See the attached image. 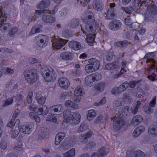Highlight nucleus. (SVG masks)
<instances>
[{
    "label": "nucleus",
    "instance_id": "obj_1",
    "mask_svg": "<svg viewBox=\"0 0 157 157\" xmlns=\"http://www.w3.org/2000/svg\"><path fill=\"white\" fill-rule=\"evenodd\" d=\"M83 22L86 24V30L90 33H94L98 27L99 24L95 20L94 14L88 10L82 17Z\"/></svg>",
    "mask_w": 157,
    "mask_h": 157
},
{
    "label": "nucleus",
    "instance_id": "obj_2",
    "mask_svg": "<svg viewBox=\"0 0 157 157\" xmlns=\"http://www.w3.org/2000/svg\"><path fill=\"white\" fill-rule=\"evenodd\" d=\"M42 75L47 82H51L55 79L56 76L55 71L52 68L43 66L40 69Z\"/></svg>",
    "mask_w": 157,
    "mask_h": 157
},
{
    "label": "nucleus",
    "instance_id": "obj_3",
    "mask_svg": "<svg viewBox=\"0 0 157 157\" xmlns=\"http://www.w3.org/2000/svg\"><path fill=\"white\" fill-rule=\"evenodd\" d=\"M23 75L26 80L30 84H33L37 80V71L35 69L25 70Z\"/></svg>",
    "mask_w": 157,
    "mask_h": 157
},
{
    "label": "nucleus",
    "instance_id": "obj_4",
    "mask_svg": "<svg viewBox=\"0 0 157 157\" xmlns=\"http://www.w3.org/2000/svg\"><path fill=\"white\" fill-rule=\"evenodd\" d=\"M153 1H151L150 5L147 7V10L145 15V19L147 21L151 20L157 13V7L153 3Z\"/></svg>",
    "mask_w": 157,
    "mask_h": 157
},
{
    "label": "nucleus",
    "instance_id": "obj_5",
    "mask_svg": "<svg viewBox=\"0 0 157 157\" xmlns=\"http://www.w3.org/2000/svg\"><path fill=\"white\" fill-rule=\"evenodd\" d=\"M48 38L47 36L39 35L35 39V42L36 45L40 47H44L47 44Z\"/></svg>",
    "mask_w": 157,
    "mask_h": 157
},
{
    "label": "nucleus",
    "instance_id": "obj_6",
    "mask_svg": "<svg viewBox=\"0 0 157 157\" xmlns=\"http://www.w3.org/2000/svg\"><path fill=\"white\" fill-rule=\"evenodd\" d=\"M113 123V128L114 130L117 131L124 126L125 122L123 118L118 117L114 118Z\"/></svg>",
    "mask_w": 157,
    "mask_h": 157
},
{
    "label": "nucleus",
    "instance_id": "obj_7",
    "mask_svg": "<svg viewBox=\"0 0 157 157\" xmlns=\"http://www.w3.org/2000/svg\"><path fill=\"white\" fill-rule=\"evenodd\" d=\"M121 26V23L118 20L115 19L111 21L109 23V27L110 29L113 31L119 29Z\"/></svg>",
    "mask_w": 157,
    "mask_h": 157
},
{
    "label": "nucleus",
    "instance_id": "obj_8",
    "mask_svg": "<svg viewBox=\"0 0 157 157\" xmlns=\"http://www.w3.org/2000/svg\"><path fill=\"white\" fill-rule=\"evenodd\" d=\"M81 118L80 114L78 113H73L69 121L72 124H78L80 123Z\"/></svg>",
    "mask_w": 157,
    "mask_h": 157
},
{
    "label": "nucleus",
    "instance_id": "obj_9",
    "mask_svg": "<svg viewBox=\"0 0 157 157\" xmlns=\"http://www.w3.org/2000/svg\"><path fill=\"white\" fill-rule=\"evenodd\" d=\"M58 82L61 88L63 89H67L70 85L68 79L64 77L60 78L58 80Z\"/></svg>",
    "mask_w": 157,
    "mask_h": 157
},
{
    "label": "nucleus",
    "instance_id": "obj_10",
    "mask_svg": "<svg viewBox=\"0 0 157 157\" xmlns=\"http://www.w3.org/2000/svg\"><path fill=\"white\" fill-rule=\"evenodd\" d=\"M82 30L83 33H85L87 36L86 38V40L87 42L89 43V45H91L93 43L94 40V38L95 37V33H90L89 32H88L87 31H83V29H82Z\"/></svg>",
    "mask_w": 157,
    "mask_h": 157
},
{
    "label": "nucleus",
    "instance_id": "obj_11",
    "mask_svg": "<svg viewBox=\"0 0 157 157\" xmlns=\"http://www.w3.org/2000/svg\"><path fill=\"white\" fill-rule=\"evenodd\" d=\"M68 40L60 39L59 40L53 44V46L57 49H59L65 45L68 42Z\"/></svg>",
    "mask_w": 157,
    "mask_h": 157
},
{
    "label": "nucleus",
    "instance_id": "obj_12",
    "mask_svg": "<svg viewBox=\"0 0 157 157\" xmlns=\"http://www.w3.org/2000/svg\"><path fill=\"white\" fill-rule=\"evenodd\" d=\"M68 46L70 48L75 50H79L81 46L79 42L75 41H70L68 43Z\"/></svg>",
    "mask_w": 157,
    "mask_h": 157
},
{
    "label": "nucleus",
    "instance_id": "obj_13",
    "mask_svg": "<svg viewBox=\"0 0 157 157\" xmlns=\"http://www.w3.org/2000/svg\"><path fill=\"white\" fill-rule=\"evenodd\" d=\"M66 135L65 133L63 132H58L56 135L55 139V144L56 145H59L64 138Z\"/></svg>",
    "mask_w": 157,
    "mask_h": 157
},
{
    "label": "nucleus",
    "instance_id": "obj_14",
    "mask_svg": "<svg viewBox=\"0 0 157 157\" xmlns=\"http://www.w3.org/2000/svg\"><path fill=\"white\" fill-rule=\"evenodd\" d=\"M11 25L10 23H5L4 20L0 21V30L2 32H5L11 27Z\"/></svg>",
    "mask_w": 157,
    "mask_h": 157
},
{
    "label": "nucleus",
    "instance_id": "obj_15",
    "mask_svg": "<svg viewBox=\"0 0 157 157\" xmlns=\"http://www.w3.org/2000/svg\"><path fill=\"white\" fill-rule=\"evenodd\" d=\"M93 8L97 11H101L103 8L102 3L98 0L94 1L93 2Z\"/></svg>",
    "mask_w": 157,
    "mask_h": 157
},
{
    "label": "nucleus",
    "instance_id": "obj_16",
    "mask_svg": "<svg viewBox=\"0 0 157 157\" xmlns=\"http://www.w3.org/2000/svg\"><path fill=\"white\" fill-rule=\"evenodd\" d=\"M144 131L145 128L144 126L143 125L139 126L134 130L132 135L134 137H137Z\"/></svg>",
    "mask_w": 157,
    "mask_h": 157
},
{
    "label": "nucleus",
    "instance_id": "obj_17",
    "mask_svg": "<svg viewBox=\"0 0 157 157\" xmlns=\"http://www.w3.org/2000/svg\"><path fill=\"white\" fill-rule=\"evenodd\" d=\"M143 120L142 117L139 115L134 116L132 119L131 124L136 126L139 124Z\"/></svg>",
    "mask_w": 157,
    "mask_h": 157
},
{
    "label": "nucleus",
    "instance_id": "obj_18",
    "mask_svg": "<svg viewBox=\"0 0 157 157\" xmlns=\"http://www.w3.org/2000/svg\"><path fill=\"white\" fill-rule=\"evenodd\" d=\"M42 21L44 22L52 23L55 21V18L50 15H44L42 17Z\"/></svg>",
    "mask_w": 157,
    "mask_h": 157
},
{
    "label": "nucleus",
    "instance_id": "obj_19",
    "mask_svg": "<svg viewBox=\"0 0 157 157\" xmlns=\"http://www.w3.org/2000/svg\"><path fill=\"white\" fill-rule=\"evenodd\" d=\"M19 131L21 133L25 134H29L31 132V129L28 126L23 125L19 127Z\"/></svg>",
    "mask_w": 157,
    "mask_h": 157
},
{
    "label": "nucleus",
    "instance_id": "obj_20",
    "mask_svg": "<svg viewBox=\"0 0 157 157\" xmlns=\"http://www.w3.org/2000/svg\"><path fill=\"white\" fill-rule=\"evenodd\" d=\"M88 63L91 66H92L95 69L98 70L100 66V63L98 60L94 58H91L88 60Z\"/></svg>",
    "mask_w": 157,
    "mask_h": 157
},
{
    "label": "nucleus",
    "instance_id": "obj_21",
    "mask_svg": "<svg viewBox=\"0 0 157 157\" xmlns=\"http://www.w3.org/2000/svg\"><path fill=\"white\" fill-rule=\"evenodd\" d=\"M105 83L101 82L99 83L95 86L96 91L98 92H101L104 90L105 87Z\"/></svg>",
    "mask_w": 157,
    "mask_h": 157
},
{
    "label": "nucleus",
    "instance_id": "obj_22",
    "mask_svg": "<svg viewBox=\"0 0 157 157\" xmlns=\"http://www.w3.org/2000/svg\"><path fill=\"white\" fill-rule=\"evenodd\" d=\"M62 106L61 104L52 106L50 107L51 113V114H55V113L59 112L62 109Z\"/></svg>",
    "mask_w": 157,
    "mask_h": 157
},
{
    "label": "nucleus",
    "instance_id": "obj_23",
    "mask_svg": "<svg viewBox=\"0 0 157 157\" xmlns=\"http://www.w3.org/2000/svg\"><path fill=\"white\" fill-rule=\"evenodd\" d=\"M48 112V109L47 107L45 105H44L42 107L39 108L38 111L37 112L39 115L45 116L47 115Z\"/></svg>",
    "mask_w": 157,
    "mask_h": 157
},
{
    "label": "nucleus",
    "instance_id": "obj_24",
    "mask_svg": "<svg viewBox=\"0 0 157 157\" xmlns=\"http://www.w3.org/2000/svg\"><path fill=\"white\" fill-rule=\"evenodd\" d=\"M94 82V80L90 75L86 76L85 78V82L86 85L89 86H92L93 85Z\"/></svg>",
    "mask_w": 157,
    "mask_h": 157
},
{
    "label": "nucleus",
    "instance_id": "obj_25",
    "mask_svg": "<svg viewBox=\"0 0 157 157\" xmlns=\"http://www.w3.org/2000/svg\"><path fill=\"white\" fill-rule=\"evenodd\" d=\"M132 157H146V155L141 150L135 151L133 152Z\"/></svg>",
    "mask_w": 157,
    "mask_h": 157
},
{
    "label": "nucleus",
    "instance_id": "obj_26",
    "mask_svg": "<svg viewBox=\"0 0 157 157\" xmlns=\"http://www.w3.org/2000/svg\"><path fill=\"white\" fill-rule=\"evenodd\" d=\"M148 132L149 135L157 136V127L155 126L150 127L148 129Z\"/></svg>",
    "mask_w": 157,
    "mask_h": 157
},
{
    "label": "nucleus",
    "instance_id": "obj_27",
    "mask_svg": "<svg viewBox=\"0 0 157 157\" xmlns=\"http://www.w3.org/2000/svg\"><path fill=\"white\" fill-rule=\"evenodd\" d=\"M79 25V22L76 19H73L70 21L68 23V25L72 28H75Z\"/></svg>",
    "mask_w": 157,
    "mask_h": 157
},
{
    "label": "nucleus",
    "instance_id": "obj_28",
    "mask_svg": "<svg viewBox=\"0 0 157 157\" xmlns=\"http://www.w3.org/2000/svg\"><path fill=\"white\" fill-rule=\"evenodd\" d=\"M84 93L83 88L80 86H77L74 91L75 95L76 96H82Z\"/></svg>",
    "mask_w": 157,
    "mask_h": 157
},
{
    "label": "nucleus",
    "instance_id": "obj_29",
    "mask_svg": "<svg viewBox=\"0 0 157 157\" xmlns=\"http://www.w3.org/2000/svg\"><path fill=\"white\" fill-rule=\"evenodd\" d=\"M108 153L107 149L104 147H102L98 150L99 157H102L106 155Z\"/></svg>",
    "mask_w": 157,
    "mask_h": 157
},
{
    "label": "nucleus",
    "instance_id": "obj_30",
    "mask_svg": "<svg viewBox=\"0 0 157 157\" xmlns=\"http://www.w3.org/2000/svg\"><path fill=\"white\" fill-rule=\"evenodd\" d=\"M50 3L49 0H43L40 2L38 6V7L40 9L46 8L49 6Z\"/></svg>",
    "mask_w": 157,
    "mask_h": 157
},
{
    "label": "nucleus",
    "instance_id": "obj_31",
    "mask_svg": "<svg viewBox=\"0 0 157 157\" xmlns=\"http://www.w3.org/2000/svg\"><path fill=\"white\" fill-rule=\"evenodd\" d=\"M71 55L72 54L71 52H63L60 54V56L62 59L67 60L71 59Z\"/></svg>",
    "mask_w": 157,
    "mask_h": 157
},
{
    "label": "nucleus",
    "instance_id": "obj_32",
    "mask_svg": "<svg viewBox=\"0 0 157 157\" xmlns=\"http://www.w3.org/2000/svg\"><path fill=\"white\" fill-rule=\"evenodd\" d=\"M63 115L66 121L67 122H69L70 118L72 115L70 111L68 109L65 110L63 113Z\"/></svg>",
    "mask_w": 157,
    "mask_h": 157
},
{
    "label": "nucleus",
    "instance_id": "obj_33",
    "mask_svg": "<svg viewBox=\"0 0 157 157\" xmlns=\"http://www.w3.org/2000/svg\"><path fill=\"white\" fill-rule=\"evenodd\" d=\"M75 150L72 148L64 154V157H75Z\"/></svg>",
    "mask_w": 157,
    "mask_h": 157
},
{
    "label": "nucleus",
    "instance_id": "obj_34",
    "mask_svg": "<svg viewBox=\"0 0 157 157\" xmlns=\"http://www.w3.org/2000/svg\"><path fill=\"white\" fill-rule=\"evenodd\" d=\"M93 79L94 81H98L101 78V75L100 73L96 72L90 74Z\"/></svg>",
    "mask_w": 157,
    "mask_h": 157
},
{
    "label": "nucleus",
    "instance_id": "obj_35",
    "mask_svg": "<svg viewBox=\"0 0 157 157\" xmlns=\"http://www.w3.org/2000/svg\"><path fill=\"white\" fill-rule=\"evenodd\" d=\"M106 16H105L106 19H112L114 18L115 14V12H113L109 10H108V11L106 13Z\"/></svg>",
    "mask_w": 157,
    "mask_h": 157
},
{
    "label": "nucleus",
    "instance_id": "obj_36",
    "mask_svg": "<svg viewBox=\"0 0 157 157\" xmlns=\"http://www.w3.org/2000/svg\"><path fill=\"white\" fill-rule=\"evenodd\" d=\"M95 115L96 113L94 111V110L93 109L90 110L88 112L87 119L89 121L91 120Z\"/></svg>",
    "mask_w": 157,
    "mask_h": 157
},
{
    "label": "nucleus",
    "instance_id": "obj_37",
    "mask_svg": "<svg viewBox=\"0 0 157 157\" xmlns=\"http://www.w3.org/2000/svg\"><path fill=\"white\" fill-rule=\"evenodd\" d=\"M85 69L87 73L92 72L97 70L92 66H91L89 64H87L85 66Z\"/></svg>",
    "mask_w": 157,
    "mask_h": 157
},
{
    "label": "nucleus",
    "instance_id": "obj_38",
    "mask_svg": "<svg viewBox=\"0 0 157 157\" xmlns=\"http://www.w3.org/2000/svg\"><path fill=\"white\" fill-rule=\"evenodd\" d=\"M48 13L50 14H54V11L53 10L52 11H48L47 10H36L35 11V13L36 15H40L41 13Z\"/></svg>",
    "mask_w": 157,
    "mask_h": 157
},
{
    "label": "nucleus",
    "instance_id": "obj_39",
    "mask_svg": "<svg viewBox=\"0 0 157 157\" xmlns=\"http://www.w3.org/2000/svg\"><path fill=\"white\" fill-rule=\"evenodd\" d=\"M149 3H150V1L149 0H140L137 3V6L141 8L143 5H147Z\"/></svg>",
    "mask_w": 157,
    "mask_h": 157
},
{
    "label": "nucleus",
    "instance_id": "obj_40",
    "mask_svg": "<svg viewBox=\"0 0 157 157\" xmlns=\"http://www.w3.org/2000/svg\"><path fill=\"white\" fill-rule=\"evenodd\" d=\"M145 112L148 114H151L153 112V109L148 105H145L144 107Z\"/></svg>",
    "mask_w": 157,
    "mask_h": 157
},
{
    "label": "nucleus",
    "instance_id": "obj_41",
    "mask_svg": "<svg viewBox=\"0 0 157 157\" xmlns=\"http://www.w3.org/2000/svg\"><path fill=\"white\" fill-rule=\"evenodd\" d=\"M128 7L132 12L136 11L140 9V7H139L137 5H136V3L134 2H132V5H131Z\"/></svg>",
    "mask_w": 157,
    "mask_h": 157
},
{
    "label": "nucleus",
    "instance_id": "obj_42",
    "mask_svg": "<svg viewBox=\"0 0 157 157\" xmlns=\"http://www.w3.org/2000/svg\"><path fill=\"white\" fill-rule=\"evenodd\" d=\"M123 98L125 101H128L129 103H132L133 101L129 93H127L124 94L123 95Z\"/></svg>",
    "mask_w": 157,
    "mask_h": 157
},
{
    "label": "nucleus",
    "instance_id": "obj_43",
    "mask_svg": "<svg viewBox=\"0 0 157 157\" xmlns=\"http://www.w3.org/2000/svg\"><path fill=\"white\" fill-rule=\"evenodd\" d=\"M40 31V29L38 27V26L35 25L33 27L31 31L29 33V35L31 36L33 34L39 33Z\"/></svg>",
    "mask_w": 157,
    "mask_h": 157
},
{
    "label": "nucleus",
    "instance_id": "obj_44",
    "mask_svg": "<svg viewBox=\"0 0 157 157\" xmlns=\"http://www.w3.org/2000/svg\"><path fill=\"white\" fill-rule=\"evenodd\" d=\"M87 129V126L85 123H82L78 129V132H82L86 131Z\"/></svg>",
    "mask_w": 157,
    "mask_h": 157
},
{
    "label": "nucleus",
    "instance_id": "obj_45",
    "mask_svg": "<svg viewBox=\"0 0 157 157\" xmlns=\"http://www.w3.org/2000/svg\"><path fill=\"white\" fill-rule=\"evenodd\" d=\"M149 62L152 63L149 66V68H147V70L148 72H149L151 70L154 69L155 68V65L154 64L155 63L153 60H151L150 59H148L147 60L146 63H148Z\"/></svg>",
    "mask_w": 157,
    "mask_h": 157
},
{
    "label": "nucleus",
    "instance_id": "obj_46",
    "mask_svg": "<svg viewBox=\"0 0 157 157\" xmlns=\"http://www.w3.org/2000/svg\"><path fill=\"white\" fill-rule=\"evenodd\" d=\"M13 101V98H8L4 101V103L2 106L4 107H5L9 105H10L12 104Z\"/></svg>",
    "mask_w": 157,
    "mask_h": 157
},
{
    "label": "nucleus",
    "instance_id": "obj_47",
    "mask_svg": "<svg viewBox=\"0 0 157 157\" xmlns=\"http://www.w3.org/2000/svg\"><path fill=\"white\" fill-rule=\"evenodd\" d=\"M122 111L123 113H124L126 115H127L130 112H132V108L129 107L128 106L124 107V108L122 109Z\"/></svg>",
    "mask_w": 157,
    "mask_h": 157
},
{
    "label": "nucleus",
    "instance_id": "obj_48",
    "mask_svg": "<svg viewBox=\"0 0 157 157\" xmlns=\"http://www.w3.org/2000/svg\"><path fill=\"white\" fill-rule=\"evenodd\" d=\"M33 94V92L31 91L29 92L28 93L26 100L29 104H30L32 102Z\"/></svg>",
    "mask_w": 157,
    "mask_h": 157
},
{
    "label": "nucleus",
    "instance_id": "obj_49",
    "mask_svg": "<svg viewBox=\"0 0 157 157\" xmlns=\"http://www.w3.org/2000/svg\"><path fill=\"white\" fill-rule=\"evenodd\" d=\"M110 8L108 9L113 12H116L117 9L116 4L114 3H112L110 4Z\"/></svg>",
    "mask_w": 157,
    "mask_h": 157
},
{
    "label": "nucleus",
    "instance_id": "obj_50",
    "mask_svg": "<svg viewBox=\"0 0 157 157\" xmlns=\"http://www.w3.org/2000/svg\"><path fill=\"white\" fill-rule=\"evenodd\" d=\"M19 132H20V131H19V130L18 131L17 129L15 128L12 131L11 137L13 138H14L18 136Z\"/></svg>",
    "mask_w": 157,
    "mask_h": 157
},
{
    "label": "nucleus",
    "instance_id": "obj_51",
    "mask_svg": "<svg viewBox=\"0 0 157 157\" xmlns=\"http://www.w3.org/2000/svg\"><path fill=\"white\" fill-rule=\"evenodd\" d=\"M48 134V132L46 131H42L39 134L38 136V139L40 140L43 139Z\"/></svg>",
    "mask_w": 157,
    "mask_h": 157
},
{
    "label": "nucleus",
    "instance_id": "obj_52",
    "mask_svg": "<svg viewBox=\"0 0 157 157\" xmlns=\"http://www.w3.org/2000/svg\"><path fill=\"white\" fill-rule=\"evenodd\" d=\"M106 102V98L105 97H104L99 102H95L94 103V105L96 106H98L101 105L105 104Z\"/></svg>",
    "mask_w": 157,
    "mask_h": 157
},
{
    "label": "nucleus",
    "instance_id": "obj_53",
    "mask_svg": "<svg viewBox=\"0 0 157 157\" xmlns=\"http://www.w3.org/2000/svg\"><path fill=\"white\" fill-rule=\"evenodd\" d=\"M18 29L17 27L12 28L9 32V35L11 37L13 36L17 31Z\"/></svg>",
    "mask_w": 157,
    "mask_h": 157
},
{
    "label": "nucleus",
    "instance_id": "obj_54",
    "mask_svg": "<svg viewBox=\"0 0 157 157\" xmlns=\"http://www.w3.org/2000/svg\"><path fill=\"white\" fill-rule=\"evenodd\" d=\"M113 57V53L111 52H109L106 55V59L109 61L112 60Z\"/></svg>",
    "mask_w": 157,
    "mask_h": 157
},
{
    "label": "nucleus",
    "instance_id": "obj_55",
    "mask_svg": "<svg viewBox=\"0 0 157 157\" xmlns=\"http://www.w3.org/2000/svg\"><path fill=\"white\" fill-rule=\"evenodd\" d=\"M140 82V80L132 81H130L129 84L130 87L131 88H134L135 87L136 85Z\"/></svg>",
    "mask_w": 157,
    "mask_h": 157
},
{
    "label": "nucleus",
    "instance_id": "obj_56",
    "mask_svg": "<svg viewBox=\"0 0 157 157\" xmlns=\"http://www.w3.org/2000/svg\"><path fill=\"white\" fill-rule=\"evenodd\" d=\"M45 98L43 97H39L37 98L38 102L40 105L43 104L45 102Z\"/></svg>",
    "mask_w": 157,
    "mask_h": 157
},
{
    "label": "nucleus",
    "instance_id": "obj_57",
    "mask_svg": "<svg viewBox=\"0 0 157 157\" xmlns=\"http://www.w3.org/2000/svg\"><path fill=\"white\" fill-rule=\"evenodd\" d=\"M96 146L95 142L92 141L86 144L87 149H92Z\"/></svg>",
    "mask_w": 157,
    "mask_h": 157
},
{
    "label": "nucleus",
    "instance_id": "obj_58",
    "mask_svg": "<svg viewBox=\"0 0 157 157\" xmlns=\"http://www.w3.org/2000/svg\"><path fill=\"white\" fill-rule=\"evenodd\" d=\"M92 134V132L91 131L86 133L85 136L83 137L85 139L82 141V142L84 143L86 142V140L87 139V138L90 137Z\"/></svg>",
    "mask_w": 157,
    "mask_h": 157
},
{
    "label": "nucleus",
    "instance_id": "obj_59",
    "mask_svg": "<svg viewBox=\"0 0 157 157\" xmlns=\"http://www.w3.org/2000/svg\"><path fill=\"white\" fill-rule=\"evenodd\" d=\"M0 146L2 149H5L7 146L6 141L4 140H2L1 142Z\"/></svg>",
    "mask_w": 157,
    "mask_h": 157
},
{
    "label": "nucleus",
    "instance_id": "obj_60",
    "mask_svg": "<svg viewBox=\"0 0 157 157\" xmlns=\"http://www.w3.org/2000/svg\"><path fill=\"white\" fill-rule=\"evenodd\" d=\"M111 93L114 95H117V94L120 93L118 87H114L111 90Z\"/></svg>",
    "mask_w": 157,
    "mask_h": 157
},
{
    "label": "nucleus",
    "instance_id": "obj_61",
    "mask_svg": "<svg viewBox=\"0 0 157 157\" xmlns=\"http://www.w3.org/2000/svg\"><path fill=\"white\" fill-rule=\"evenodd\" d=\"M103 117L102 115H99L94 121V123L95 124H98L103 119Z\"/></svg>",
    "mask_w": 157,
    "mask_h": 157
},
{
    "label": "nucleus",
    "instance_id": "obj_62",
    "mask_svg": "<svg viewBox=\"0 0 157 157\" xmlns=\"http://www.w3.org/2000/svg\"><path fill=\"white\" fill-rule=\"evenodd\" d=\"M3 70H4L5 71V73L6 74H13L14 72L13 69L8 67L5 68L4 69H3Z\"/></svg>",
    "mask_w": 157,
    "mask_h": 157
},
{
    "label": "nucleus",
    "instance_id": "obj_63",
    "mask_svg": "<svg viewBox=\"0 0 157 157\" xmlns=\"http://www.w3.org/2000/svg\"><path fill=\"white\" fill-rule=\"evenodd\" d=\"M67 93L66 92H63L61 93L60 96V99L61 101H64L67 96Z\"/></svg>",
    "mask_w": 157,
    "mask_h": 157
},
{
    "label": "nucleus",
    "instance_id": "obj_64",
    "mask_svg": "<svg viewBox=\"0 0 157 157\" xmlns=\"http://www.w3.org/2000/svg\"><path fill=\"white\" fill-rule=\"evenodd\" d=\"M125 24V25L127 26L130 28V26L132 25V23L131 21V20L129 18H126L124 20Z\"/></svg>",
    "mask_w": 157,
    "mask_h": 157
}]
</instances>
